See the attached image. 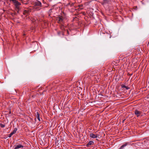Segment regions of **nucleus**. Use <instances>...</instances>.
Wrapping results in <instances>:
<instances>
[{"instance_id":"4468645a","label":"nucleus","mask_w":149,"mask_h":149,"mask_svg":"<svg viewBox=\"0 0 149 149\" xmlns=\"http://www.w3.org/2000/svg\"><path fill=\"white\" fill-rule=\"evenodd\" d=\"M95 71H93V72H92V74H90V73H88L87 74H88V76H89L90 75H93V73L94 74V73H95Z\"/></svg>"},{"instance_id":"2eb2a0df","label":"nucleus","mask_w":149,"mask_h":149,"mask_svg":"<svg viewBox=\"0 0 149 149\" xmlns=\"http://www.w3.org/2000/svg\"><path fill=\"white\" fill-rule=\"evenodd\" d=\"M0 125L1 127L3 128L5 127V125L2 124H0Z\"/></svg>"},{"instance_id":"7ed1b4c3","label":"nucleus","mask_w":149,"mask_h":149,"mask_svg":"<svg viewBox=\"0 0 149 149\" xmlns=\"http://www.w3.org/2000/svg\"><path fill=\"white\" fill-rule=\"evenodd\" d=\"M31 12V10L30 9L27 8L24 10L23 12V14L24 15L27 16Z\"/></svg>"},{"instance_id":"0eeeda50","label":"nucleus","mask_w":149,"mask_h":149,"mask_svg":"<svg viewBox=\"0 0 149 149\" xmlns=\"http://www.w3.org/2000/svg\"><path fill=\"white\" fill-rule=\"evenodd\" d=\"M94 144V142L92 141H90L88 143H87L86 146L87 147H89L90 145H93Z\"/></svg>"},{"instance_id":"5701e85b","label":"nucleus","mask_w":149,"mask_h":149,"mask_svg":"<svg viewBox=\"0 0 149 149\" xmlns=\"http://www.w3.org/2000/svg\"><path fill=\"white\" fill-rule=\"evenodd\" d=\"M36 117H37V119H38V118H40V116H36Z\"/></svg>"},{"instance_id":"412c9836","label":"nucleus","mask_w":149,"mask_h":149,"mask_svg":"<svg viewBox=\"0 0 149 149\" xmlns=\"http://www.w3.org/2000/svg\"><path fill=\"white\" fill-rule=\"evenodd\" d=\"M84 76H85V77H87V74H84Z\"/></svg>"},{"instance_id":"f257e3e1","label":"nucleus","mask_w":149,"mask_h":149,"mask_svg":"<svg viewBox=\"0 0 149 149\" xmlns=\"http://www.w3.org/2000/svg\"><path fill=\"white\" fill-rule=\"evenodd\" d=\"M10 1H12L14 4L16 8V11L18 12L20 9V6L21 5V3L19 2L17 0H10Z\"/></svg>"},{"instance_id":"f03ea898","label":"nucleus","mask_w":149,"mask_h":149,"mask_svg":"<svg viewBox=\"0 0 149 149\" xmlns=\"http://www.w3.org/2000/svg\"><path fill=\"white\" fill-rule=\"evenodd\" d=\"M63 17L61 16H58L56 18V20L58 23L61 24L63 22Z\"/></svg>"},{"instance_id":"b1692460","label":"nucleus","mask_w":149,"mask_h":149,"mask_svg":"<svg viewBox=\"0 0 149 149\" xmlns=\"http://www.w3.org/2000/svg\"><path fill=\"white\" fill-rule=\"evenodd\" d=\"M12 106H13L12 104L11 105V104H10V106L11 107H12Z\"/></svg>"},{"instance_id":"1a4fd4ad","label":"nucleus","mask_w":149,"mask_h":149,"mask_svg":"<svg viewBox=\"0 0 149 149\" xmlns=\"http://www.w3.org/2000/svg\"><path fill=\"white\" fill-rule=\"evenodd\" d=\"M111 2L110 0H103L102 4L104 5L107 3H109Z\"/></svg>"},{"instance_id":"9d476101","label":"nucleus","mask_w":149,"mask_h":149,"mask_svg":"<svg viewBox=\"0 0 149 149\" xmlns=\"http://www.w3.org/2000/svg\"><path fill=\"white\" fill-rule=\"evenodd\" d=\"M24 147L21 144H19L16 146L14 149H18L20 148H23Z\"/></svg>"},{"instance_id":"39448f33","label":"nucleus","mask_w":149,"mask_h":149,"mask_svg":"<svg viewBox=\"0 0 149 149\" xmlns=\"http://www.w3.org/2000/svg\"><path fill=\"white\" fill-rule=\"evenodd\" d=\"M17 130V129L16 128H15L14 130L10 133V134L8 135V137L10 138L12 136L13 134H15Z\"/></svg>"},{"instance_id":"c85d7f7f","label":"nucleus","mask_w":149,"mask_h":149,"mask_svg":"<svg viewBox=\"0 0 149 149\" xmlns=\"http://www.w3.org/2000/svg\"><path fill=\"white\" fill-rule=\"evenodd\" d=\"M14 102V101H11V102Z\"/></svg>"},{"instance_id":"a211bd4d","label":"nucleus","mask_w":149,"mask_h":149,"mask_svg":"<svg viewBox=\"0 0 149 149\" xmlns=\"http://www.w3.org/2000/svg\"><path fill=\"white\" fill-rule=\"evenodd\" d=\"M82 106H83V105H84V106L85 103H84L83 104V103H82Z\"/></svg>"},{"instance_id":"9b49d317","label":"nucleus","mask_w":149,"mask_h":149,"mask_svg":"<svg viewBox=\"0 0 149 149\" xmlns=\"http://www.w3.org/2000/svg\"><path fill=\"white\" fill-rule=\"evenodd\" d=\"M67 104L66 103H60L59 105L60 106H62L64 109H65L66 108V106Z\"/></svg>"},{"instance_id":"423d86ee","label":"nucleus","mask_w":149,"mask_h":149,"mask_svg":"<svg viewBox=\"0 0 149 149\" xmlns=\"http://www.w3.org/2000/svg\"><path fill=\"white\" fill-rule=\"evenodd\" d=\"M89 136L90 137L92 138H96L97 137V135L93 133L90 134Z\"/></svg>"},{"instance_id":"4be33fe9","label":"nucleus","mask_w":149,"mask_h":149,"mask_svg":"<svg viewBox=\"0 0 149 149\" xmlns=\"http://www.w3.org/2000/svg\"><path fill=\"white\" fill-rule=\"evenodd\" d=\"M10 110H11V109H10V111H9V114H10V113H11V111H10Z\"/></svg>"},{"instance_id":"dca6fc26","label":"nucleus","mask_w":149,"mask_h":149,"mask_svg":"<svg viewBox=\"0 0 149 149\" xmlns=\"http://www.w3.org/2000/svg\"><path fill=\"white\" fill-rule=\"evenodd\" d=\"M121 87L122 88H125L126 86L124 84H122L121 85Z\"/></svg>"},{"instance_id":"f3484780","label":"nucleus","mask_w":149,"mask_h":149,"mask_svg":"<svg viewBox=\"0 0 149 149\" xmlns=\"http://www.w3.org/2000/svg\"><path fill=\"white\" fill-rule=\"evenodd\" d=\"M126 89H130V88L128 87V86H126L125 88Z\"/></svg>"},{"instance_id":"ddd939ff","label":"nucleus","mask_w":149,"mask_h":149,"mask_svg":"<svg viewBox=\"0 0 149 149\" xmlns=\"http://www.w3.org/2000/svg\"><path fill=\"white\" fill-rule=\"evenodd\" d=\"M35 114L36 116H40L38 112L37 111H35Z\"/></svg>"},{"instance_id":"f8f14e48","label":"nucleus","mask_w":149,"mask_h":149,"mask_svg":"<svg viewBox=\"0 0 149 149\" xmlns=\"http://www.w3.org/2000/svg\"><path fill=\"white\" fill-rule=\"evenodd\" d=\"M128 143H125L120 148H119V149H123V148L125 147L127 145Z\"/></svg>"},{"instance_id":"bb28decb","label":"nucleus","mask_w":149,"mask_h":149,"mask_svg":"<svg viewBox=\"0 0 149 149\" xmlns=\"http://www.w3.org/2000/svg\"><path fill=\"white\" fill-rule=\"evenodd\" d=\"M125 120H123V123H124V121H125Z\"/></svg>"},{"instance_id":"cd10ccee","label":"nucleus","mask_w":149,"mask_h":149,"mask_svg":"<svg viewBox=\"0 0 149 149\" xmlns=\"http://www.w3.org/2000/svg\"><path fill=\"white\" fill-rule=\"evenodd\" d=\"M81 103H80V105H81Z\"/></svg>"},{"instance_id":"a878e982","label":"nucleus","mask_w":149,"mask_h":149,"mask_svg":"<svg viewBox=\"0 0 149 149\" xmlns=\"http://www.w3.org/2000/svg\"><path fill=\"white\" fill-rule=\"evenodd\" d=\"M85 104H86V105H87L88 104V103H85Z\"/></svg>"},{"instance_id":"393cba45","label":"nucleus","mask_w":149,"mask_h":149,"mask_svg":"<svg viewBox=\"0 0 149 149\" xmlns=\"http://www.w3.org/2000/svg\"><path fill=\"white\" fill-rule=\"evenodd\" d=\"M38 119L39 121H40V118H38Z\"/></svg>"},{"instance_id":"20e7f679","label":"nucleus","mask_w":149,"mask_h":149,"mask_svg":"<svg viewBox=\"0 0 149 149\" xmlns=\"http://www.w3.org/2000/svg\"><path fill=\"white\" fill-rule=\"evenodd\" d=\"M34 6L35 7L38 6L41 7L42 6V4L38 0H37V1H35L34 3Z\"/></svg>"},{"instance_id":"6e6552de","label":"nucleus","mask_w":149,"mask_h":149,"mask_svg":"<svg viewBox=\"0 0 149 149\" xmlns=\"http://www.w3.org/2000/svg\"><path fill=\"white\" fill-rule=\"evenodd\" d=\"M134 113L135 115H137V117H139L140 116L141 114V112L138 111L137 110H136L134 112Z\"/></svg>"},{"instance_id":"aec40b11","label":"nucleus","mask_w":149,"mask_h":149,"mask_svg":"<svg viewBox=\"0 0 149 149\" xmlns=\"http://www.w3.org/2000/svg\"><path fill=\"white\" fill-rule=\"evenodd\" d=\"M74 3H72L71 4V6H74Z\"/></svg>"},{"instance_id":"6ab92c4d","label":"nucleus","mask_w":149,"mask_h":149,"mask_svg":"<svg viewBox=\"0 0 149 149\" xmlns=\"http://www.w3.org/2000/svg\"><path fill=\"white\" fill-rule=\"evenodd\" d=\"M42 1H43V2L44 3H46V2L44 1V0H42Z\"/></svg>"}]
</instances>
